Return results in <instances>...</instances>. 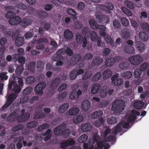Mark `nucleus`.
<instances>
[{"mask_svg": "<svg viewBox=\"0 0 149 149\" xmlns=\"http://www.w3.org/2000/svg\"><path fill=\"white\" fill-rule=\"evenodd\" d=\"M14 81H9L8 88L9 90L12 89L15 93H19L22 89L23 85V82L22 78L16 77L14 79Z\"/></svg>", "mask_w": 149, "mask_h": 149, "instance_id": "obj_1", "label": "nucleus"}, {"mask_svg": "<svg viewBox=\"0 0 149 149\" xmlns=\"http://www.w3.org/2000/svg\"><path fill=\"white\" fill-rule=\"evenodd\" d=\"M125 103L121 99H117L114 101L111 106V109L116 113L122 112L125 107Z\"/></svg>", "mask_w": 149, "mask_h": 149, "instance_id": "obj_2", "label": "nucleus"}, {"mask_svg": "<svg viewBox=\"0 0 149 149\" xmlns=\"http://www.w3.org/2000/svg\"><path fill=\"white\" fill-rule=\"evenodd\" d=\"M130 123L127 122L124 123H118L113 129L112 133L114 134L115 135H116L117 133L120 132L122 127L128 129L130 125Z\"/></svg>", "mask_w": 149, "mask_h": 149, "instance_id": "obj_3", "label": "nucleus"}, {"mask_svg": "<svg viewBox=\"0 0 149 149\" xmlns=\"http://www.w3.org/2000/svg\"><path fill=\"white\" fill-rule=\"evenodd\" d=\"M46 83L44 81H41L36 85L34 88L36 93L41 95L43 93V90L46 86Z\"/></svg>", "mask_w": 149, "mask_h": 149, "instance_id": "obj_4", "label": "nucleus"}, {"mask_svg": "<svg viewBox=\"0 0 149 149\" xmlns=\"http://www.w3.org/2000/svg\"><path fill=\"white\" fill-rule=\"evenodd\" d=\"M129 60L131 63L134 65L140 64L142 60V58L139 55H136L130 56L129 58Z\"/></svg>", "mask_w": 149, "mask_h": 149, "instance_id": "obj_5", "label": "nucleus"}, {"mask_svg": "<svg viewBox=\"0 0 149 149\" xmlns=\"http://www.w3.org/2000/svg\"><path fill=\"white\" fill-rule=\"evenodd\" d=\"M17 96L15 94L9 95L8 97L7 101L5 104L2 107V110H4L6 109L13 102L14 100L15 99Z\"/></svg>", "mask_w": 149, "mask_h": 149, "instance_id": "obj_6", "label": "nucleus"}, {"mask_svg": "<svg viewBox=\"0 0 149 149\" xmlns=\"http://www.w3.org/2000/svg\"><path fill=\"white\" fill-rule=\"evenodd\" d=\"M15 8V7L13 6H8L6 7V10L8 11L6 15L7 18L10 19L11 17H14L16 15L14 12Z\"/></svg>", "mask_w": 149, "mask_h": 149, "instance_id": "obj_7", "label": "nucleus"}, {"mask_svg": "<svg viewBox=\"0 0 149 149\" xmlns=\"http://www.w3.org/2000/svg\"><path fill=\"white\" fill-rule=\"evenodd\" d=\"M119 75V74L117 73L113 75L111 77V79L112 83L113 84L114 86H120L122 84L123 82V81L122 79L118 78Z\"/></svg>", "mask_w": 149, "mask_h": 149, "instance_id": "obj_8", "label": "nucleus"}, {"mask_svg": "<svg viewBox=\"0 0 149 149\" xmlns=\"http://www.w3.org/2000/svg\"><path fill=\"white\" fill-rule=\"evenodd\" d=\"M48 42V40L46 38H40L37 41L38 45L36 47V49L43 50L45 48V44Z\"/></svg>", "mask_w": 149, "mask_h": 149, "instance_id": "obj_9", "label": "nucleus"}, {"mask_svg": "<svg viewBox=\"0 0 149 149\" xmlns=\"http://www.w3.org/2000/svg\"><path fill=\"white\" fill-rule=\"evenodd\" d=\"M115 138V136H108L105 138L104 140L100 141L102 142V148L104 147V149H108L110 147V144L107 143L106 142L113 141Z\"/></svg>", "mask_w": 149, "mask_h": 149, "instance_id": "obj_10", "label": "nucleus"}, {"mask_svg": "<svg viewBox=\"0 0 149 149\" xmlns=\"http://www.w3.org/2000/svg\"><path fill=\"white\" fill-rule=\"evenodd\" d=\"M66 128L65 124H62L56 127L54 130V133L56 135H61L63 129Z\"/></svg>", "mask_w": 149, "mask_h": 149, "instance_id": "obj_11", "label": "nucleus"}, {"mask_svg": "<svg viewBox=\"0 0 149 149\" xmlns=\"http://www.w3.org/2000/svg\"><path fill=\"white\" fill-rule=\"evenodd\" d=\"M96 18L98 19L99 22L101 23H108L109 19L108 17L102 14H95Z\"/></svg>", "mask_w": 149, "mask_h": 149, "instance_id": "obj_12", "label": "nucleus"}, {"mask_svg": "<svg viewBox=\"0 0 149 149\" xmlns=\"http://www.w3.org/2000/svg\"><path fill=\"white\" fill-rule=\"evenodd\" d=\"M30 116V114L27 112L25 113L24 114H22L19 116L18 115L17 122L19 123L25 122L29 118Z\"/></svg>", "mask_w": 149, "mask_h": 149, "instance_id": "obj_13", "label": "nucleus"}, {"mask_svg": "<svg viewBox=\"0 0 149 149\" xmlns=\"http://www.w3.org/2000/svg\"><path fill=\"white\" fill-rule=\"evenodd\" d=\"M18 113L16 112H14L8 116L7 118V120L9 122H15L17 121L18 118Z\"/></svg>", "mask_w": 149, "mask_h": 149, "instance_id": "obj_14", "label": "nucleus"}, {"mask_svg": "<svg viewBox=\"0 0 149 149\" xmlns=\"http://www.w3.org/2000/svg\"><path fill=\"white\" fill-rule=\"evenodd\" d=\"M134 43L136 48L140 52H143L145 50V45L142 42L135 40Z\"/></svg>", "mask_w": 149, "mask_h": 149, "instance_id": "obj_15", "label": "nucleus"}, {"mask_svg": "<svg viewBox=\"0 0 149 149\" xmlns=\"http://www.w3.org/2000/svg\"><path fill=\"white\" fill-rule=\"evenodd\" d=\"M23 140H24V138L23 136H19L18 137H16L14 141V142L16 143L17 142V143L16 144V147L17 149H21L23 146V144L22 141Z\"/></svg>", "mask_w": 149, "mask_h": 149, "instance_id": "obj_16", "label": "nucleus"}, {"mask_svg": "<svg viewBox=\"0 0 149 149\" xmlns=\"http://www.w3.org/2000/svg\"><path fill=\"white\" fill-rule=\"evenodd\" d=\"M21 18L19 16H15L10 18L9 21V23L11 25L18 24L21 22Z\"/></svg>", "mask_w": 149, "mask_h": 149, "instance_id": "obj_17", "label": "nucleus"}, {"mask_svg": "<svg viewBox=\"0 0 149 149\" xmlns=\"http://www.w3.org/2000/svg\"><path fill=\"white\" fill-rule=\"evenodd\" d=\"M32 21V19L30 17H26L21 20L20 24L22 27H25L31 24Z\"/></svg>", "mask_w": 149, "mask_h": 149, "instance_id": "obj_18", "label": "nucleus"}, {"mask_svg": "<svg viewBox=\"0 0 149 149\" xmlns=\"http://www.w3.org/2000/svg\"><path fill=\"white\" fill-rule=\"evenodd\" d=\"M90 107L91 103L89 100H86L82 102L81 108L84 111H87L90 109Z\"/></svg>", "mask_w": 149, "mask_h": 149, "instance_id": "obj_19", "label": "nucleus"}, {"mask_svg": "<svg viewBox=\"0 0 149 149\" xmlns=\"http://www.w3.org/2000/svg\"><path fill=\"white\" fill-rule=\"evenodd\" d=\"M103 59L99 56L95 57L93 59L91 64L93 66H98L103 63Z\"/></svg>", "mask_w": 149, "mask_h": 149, "instance_id": "obj_20", "label": "nucleus"}, {"mask_svg": "<svg viewBox=\"0 0 149 149\" xmlns=\"http://www.w3.org/2000/svg\"><path fill=\"white\" fill-rule=\"evenodd\" d=\"M64 37L67 40H70L73 38V32L69 29L65 30L64 33Z\"/></svg>", "mask_w": 149, "mask_h": 149, "instance_id": "obj_21", "label": "nucleus"}, {"mask_svg": "<svg viewBox=\"0 0 149 149\" xmlns=\"http://www.w3.org/2000/svg\"><path fill=\"white\" fill-rule=\"evenodd\" d=\"M100 85L99 84H96L93 85L91 90V93L92 94H95L97 93L100 88Z\"/></svg>", "mask_w": 149, "mask_h": 149, "instance_id": "obj_22", "label": "nucleus"}, {"mask_svg": "<svg viewBox=\"0 0 149 149\" xmlns=\"http://www.w3.org/2000/svg\"><path fill=\"white\" fill-rule=\"evenodd\" d=\"M61 83V79L59 78H56L51 82V87L53 89H55L58 87Z\"/></svg>", "mask_w": 149, "mask_h": 149, "instance_id": "obj_23", "label": "nucleus"}, {"mask_svg": "<svg viewBox=\"0 0 149 149\" xmlns=\"http://www.w3.org/2000/svg\"><path fill=\"white\" fill-rule=\"evenodd\" d=\"M92 126L89 123H86L82 124L81 127V130L86 132L90 131L91 130Z\"/></svg>", "mask_w": 149, "mask_h": 149, "instance_id": "obj_24", "label": "nucleus"}, {"mask_svg": "<svg viewBox=\"0 0 149 149\" xmlns=\"http://www.w3.org/2000/svg\"><path fill=\"white\" fill-rule=\"evenodd\" d=\"M24 37L21 36L17 38L15 41V45L17 47H20L24 43Z\"/></svg>", "mask_w": 149, "mask_h": 149, "instance_id": "obj_25", "label": "nucleus"}, {"mask_svg": "<svg viewBox=\"0 0 149 149\" xmlns=\"http://www.w3.org/2000/svg\"><path fill=\"white\" fill-rule=\"evenodd\" d=\"M144 103L141 100H137L134 102L133 104V106L136 109H141L143 106Z\"/></svg>", "mask_w": 149, "mask_h": 149, "instance_id": "obj_26", "label": "nucleus"}, {"mask_svg": "<svg viewBox=\"0 0 149 149\" xmlns=\"http://www.w3.org/2000/svg\"><path fill=\"white\" fill-rule=\"evenodd\" d=\"M80 111L79 108L77 107L72 108L68 111V114L71 116H74L78 114Z\"/></svg>", "mask_w": 149, "mask_h": 149, "instance_id": "obj_27", "label": "nucleus"}, {"mask_svg": "<svg viewBox=\"0 0 149 149\" xmlns=\"http://www.w3.org/2000/svg\"><path fill=\"white\" fill-rule=\"evenodd\" d=\"M124 51L128 54H132L135 52V49L134 47L132 46H125L124 49Z\"/></svg>", "mask_w": 149, "mask_h": 149, "instance_id": "obj_28", "label": "nucleus"}, {"mask_svg": "<svg viewBox=\"0 0 149 149\" xmlns=\"http://www.w3.org/2000/svg\"><path fill=\"white\" fill-rule=\"evenodd\" d=\"M69 104L68 103H64L59 108L58 111L60 113H62L68 109Z\"/></svg>", "mask_w": 149, "mask_h": 149, "instance_id": "obj_29", "label": "nucleus"}, {"mask_svg": "<svg viewBox=\"0 0 149 149\" xmlns=\"http://www.w3.org/2000/svg\"><path fill=\"white\" fill-rule=\"evenodd\" d=\"M103 8L105 10L107 13H109L111 12L110 10H113V9L114 7L112 3H108L107 6L103 5Z\"/></svg>", "mask_w": 149, "mask_h": 149, "instance_id": "obj_30", "label": "nucleus"}, {"mask_svg": "<svg viewBox=\"0 0 149 149\" xmlns=\"http://www.w3.org/2000/svg\"><path fill=\"white\" fill-rule=\"evenodd\" d=\"M112 72L109 69L105 70L103 73V78L104 79H107L111 77Z\"/></svg>", "mask_w": 149, "mask_h": 149, "instance_id": "obj_31", "label": "nucleus"}, {"mask_svg": "<svg viewBox=\"0 0 149 149\" xmlns=\"http://www.w3.org/2000/svg\"><path fill=\"white\" fill-rule=\"evenodd\" d=\"M84 119V116L81 115H79L76 116L73 118V122L75 124H78L82 121Z\"/></svg>", "mask_w": 149, "mask_h": 149, "instance_id": "obj_32", "label": "nucleus"}, {"mask_svg": "<svg viewBox=\"0 0 149 149\" xmlns=\"http://www.w3.org/2000/svg\"><path fill=\"white\" fill-rule=\"evenodd\" d=\"M139 35L140 38L143 41H147L148 38V34L144 32H140L139 33Z\"/></svg>", "mask_w": 149, "mask_h": 149, "instance_id": "obj_33", "label": "nucleus"}, {"mask_svg": "<svg viewBox=\"0 0 149 149\" xmlns=\"http://www.w3.org/2000/svg\"><path fill=\"white\" fill-rule=\"evenodd\" d=\"M122 36L123 39H127L130 36V32L127 29H125L123 30Z\"/></svg>", "mask_w": 149, "mask_h": 149, "instance_id": "obj_34", "label": "nucleus"}, {"mask_svg": "<svg viewBox=\"0 0 149 149\" xmlns=\"http://www.w3.org/2000/svg\"><path fill=\"white\" fill-rule=\"evenodd\" d=\"M120 75L123 78L129 79L132 77V73L130 71H128L121 73Z\"/></svg>", "mask_w": 149, "mask_h": 149, "instance_id": "obj_35", "label": "nucleus"}, {"mask_svg": "<svg viewBox=\"0 0 149 149\" xmlns=\"http://www.w3.org/2000/svg\"><path fill=\"white\" fill-rule=\"evenodd\" d=\"M103 112L102 111H95L92 115L91 117L93 119H96L99 118L102 116Z\"/></svg>", "mask_w": 149, "mask_h": 149, "instance_id": "obj_36", "label": "nucleus"}, {"mask_svg": "<svg viewBox=\"0 0 149 149\" xmlns=\"http://www.w3.org/2000/svg\"><path fill=\"white\" fill-rule=\"evenodd\" d=\"M113 57H111L108 58L105 61V65L108 67H110L113 65L115 63Z\"/></svg>", "mask_w": 149, "mask_h": 149, "instance_id": "obj_37", "label": "nucleus"}, {"mask_svg": "<svg viewBox=\"0 0 149 149\" xmlns=\"http://www.w3.org/2000/svg\"><path fill=\"white\" fill-rule=\"evenodd\" d=\"M64 53V50L63 49H61L57 51L56 52L57 56L54 59V60L55 61H57L60 60L62 57L61 55L63 54Z\"/></svg>", "mask_w": 149, "mask_h": 149, "instance_id": "obj_38", "label": "nucleus"}, {"mask_svg": "<svg viewBox=\"0 0 149 149\" xmlns=\"http://www.w3.org/2000/svg\"><path fill=\"white\" fill-rule=\"evenodd\" d=\"M107 87L105 86H103L100 92V96L103 98L105 97L107 95Z\"/></svg>", "mask_w": 149, "mask_h": 149, "instance_id": "obj_39", "label": "nucleus"}, {"mask_svg": "<svg viewBox=\"0 0 149 149\" xmlns=\"http://www.w3.org/2000/svg\"><path fill=\"white\" fill-rule=\"evenodd\" d=\"M90 33V38L91 40L96 42L97 40L98 37L96 32L94 31L91 32Z\"/></svg>", "mask_w": 149, "mask_h": 149, "instance_id": "obj_40", "label": "nucleus"}, {"mask_svg": "<svg viewBox=\"0 0 149 149\" xmlns=\"http://www.w3.org/2000/svg\"><path fill=\"white\" fill-rule=\"evenodd\" d=\"M38 124V122L37 121H30L27 123L26 125L27 128L31 129L36 127Z\"/></svg>", "mask_w": 149, "mask_h": 149, "instance_id": "obj_41", "label": "nucleus"}, {"mask_svg": "<svg viewBox=\"0 0 149 149\" xmlns=\"http://www.w3.org/2000/svg\"><path fill=\"white\" fill-rule=\"evenodd\" d=\"M141 29L143 31L146 32H148L149 30L148 24L146 22H142L140 24Z\"/></svg>", "mask_w": 149, "mask_h": 149, "instance_id": "obj_42", "label": "nucleus"}, {"mask_svg": "<svg viewBox=\"0 0 149 149\" xmlns=\"http://www.w3.org/2000/svg\"><path fill=\"white\" fill-rule=\"evenodd\" d=\"M36 63L34 62L29 63L28 65V69L31 72H33L35 70Z\"/></svg>", "mask_w": 149, "mask_h": 149, "instance_id": "obj_43", "label": "nucleus"}, {"mask_svg": "<svg viewBox=\"0 0 149 149\" xmlns=\"http://www.w3.org/2000/svg\"><path fill=\"white\" fill-rule=\"evenodd\" d=\"M117 119L114 117L108 118L107 120V122L109 124L111 125L115 124L117 123Z\"/></svg>", "mask_w": 149, "mask_h": 149, "instance_id": "obj_44", "label": "nucleus"}, {"mask_svg": "<svg viewBox=\"0 0 149 149\" xmlns=\"http://www.w3.org/2000/svg\"><path fill=\"white\" fill-rule=\"evenodd\" d=\"M124 3L126 6L131 10H133L134 8V4L130 1L126 0L125 1Z\"/></svg>", "mask_w": 149, "mask_h": 149, "instance_id": "obj_45", "label": "nucleus"}, {"mask_svg": "<svg viewBox=\"0 0 149 149\" xmlns=\"http://www.w3.org/2000/svg\"><path fill=\"white\" fill-rule=\"evenodd\" d=\"M70 132L71 131L70 129L65 128L63 129L61 135L63 136L65 138H66L69 136Z\"/></svg>", "mask_w": 149, "mask_h": 149, "instance_id": "obj_46", "label": "nucleus"}, {"mask_svg": "<svg viewBox=\"0 0 149 149\" xmlns=\"http://www.w3.org/2000/svg\"><path fill=\"white\" fill-rule=\"evenodd\" d=\"M37 15L40 18H43L47 17L48 14L44 11H40L38 12Z\"/></svg>", "mask_w": 149, "mask_h": 149, "instance_id": "obj_47", "label": "nucleus"}, {"mask_svg": "<svg viewBox=\"0 0 149 149\" xmlns=\"http://www.w3.org/2000/svg\"><path fill=\"white\" fill-rule=\"evenodd\" d=\"M45 116V114L41 112H35L34 114L33 118L34 119L41 118Z\"/></svg>", "mask_w": 149, "mask_h": 149, "instance_id": "obj_48", "label": "nucleus"}, {"mask_svg": "<svg viewBox=\"0 0 149 149\" xmlns=\"http://www.w3.org/2000/svg\"><path fill=\"white\" fill-rule=\"evenodd\" d=\"M24 70V68L23 65H19L15 70L16 74L17 75H20Z\"/></svg>", "mask_w": 149, "mask_h": 149, "instance_id": "obj_49", "label": "nucleus"}, {"mask_svg": "<svg viewBox=\"0 0 149 149\" xmlns=\"http://www.w3.org/2000/svg\"><path fill=\"white\" fill-rule=\"evenodd\" d=\"M24 127V126L23 125L20 124L13 127L11 130L12 131L16 132L23 129Z\"/></svg>", "mask_w": 149, "mask_h": 149, "instance_id": "obj_50", "label": "nucleus"}, {"mask_svg": "<svg viewBox=\"0 0 149 149\" xmlns=\"http://www.w3.org/2000/svg\"><path fill=\"white\" fill-rule=\"evenodd\" d=\"M36 81V78L33 76H30L26 79V81L28 84H33Z\"/></svg>", "mask_w": 149, "mask_h": 149, "instance_id": "obj_51", "label": "nucleus"}, {"mask_svg": "<svg viewBox=\"0 0 149 149\" xmlns=\"http://www.w3.org/2000/svg\"><path fill=\"white\" fill-rule=\"evenodd\" d=\"M77 69H75L72 70L70 73V77L71 80H73L76 79L77 76Z\"/></svg>", "mask_w": 149, "mask_h": 149, "instance_id": "obj_52", "label": "nucleus"}, {"mask_svg": "<svg viewBox=\"0 0 149 149\" xmlns=\"http://www.w3.org/2000/svg\"><path fill=\"white\" fill-rule=\"evenodd\" d=\"M121 9L123 12L128 16H132V13L131 11L127 9L125 7H123L121 8Z\"/></svg>", "mask_w": 149, "mask_h": 149, "instance_id": "obj_53", "label": "nucleus"}, {"mask_svg": "<svg viewBox=\"0 0 149 149\" xmlns=\"http://www.w3.org/2000/svg\"><path fill=\"white\" fill-rule=\"evenodd\" d=\"M129 63L127 62H121L119 64V67L121 69H127L128 67Z\"/></svg>", "mask_w": 149, "mask_h": 149, "instance_id": "obj_54", "label": "nucleus"}, {"mask_svg": "<svg viewBox=\"0 0 149 149\" xmlns=\"http://www.w3.org/2000/svg\"><path fill=\"white\" fill-rule=\"evenodd\" d=\"M121 22L122 25L126 27L129 25L128 20L125 17H122L121 18Z\"/></svg>", "mask_w": 149, "mask_h": 149, "instance_id": "obj_55", "label": "nucleus"}, {"mask_svg": "<svg viewBox=\"0 0 149 149\" xmlns=\"http://www.w3.org/2000/svg\"><path fill=\"white\" fill-rule=\"evenodd\" d=\"M88 136L85 134H83L78 139L79 143H83L86 141L88 139Z\"/></svg>", "mask_w": 149, "mask_h": 149, "instance_id": "obj_56", "label": "nucleus"}, {"mask_svg": "<svg viewBox=\"0 0 149 149\" xmlns=\"http://www.w3.org/2000/svg\"><path fill=\"white\" fill-rule=\"evenodd\" d=\"M33 88L31 87H28L24 89L22 93L24 95H27L33 91Z\"/></svg>", "mask_w": 149, "mask_h": 149, "instance_id": "obj_57", "label": "nucleus"}, {"mask_svg": "<svg viewBox=\"0 0 149 149\" xmlns=\"http://www.w3.org/2000/svg\"><path fill=\"white\" fill-rule=\"evenodd\" d=\"M76 41L79 44H81L83 42V38L82 35L79 33H77L76 36Z\"/></svg>", "mask_w": 149, "mask_h": 149, "instance_id": "obj_58", "label": "nucleus"}, {"mask_svg": "<svg viewBox=\"0 0 149 149\" xmlns=\"http://www.w3.org/2000/svg\"><path fill=\"white\" fill-rule=\"evenodd\" d=\"M142 71L139 68H137L136 69L134 72V77L136 78L139 77L141 74Z\"/></svg>", "mask_w": 149, "mask_h": 149, "instance_id": "obj_59", "label": "nucleus"}, {"mask_svg": "<svg viewBox=\"0 0 149 149\" xmlns=\"http://www.w3.org/2000/svg\"><path fill=\"white\" fill-rule=\"evenodd\" d=\"M101 74L100 72H98L96 73L93 77L92 80L94 82L98 81L101 78Z\"/></svg>", "mask_w": 149, "mask_h": 149, "instance_id": "obj_60", "label": "nucleus"}, {"mask_svg": "<svg viewBox=\"0 0 149 149\" xmlns=\"http://www.w3.org/2000/svg\"><path fill=\"white\" fill-rule=\"evenodd\" d=\"M6 74L7 72H0V78L2 81H6L8 79V76Z\"/></svg>", "mask_w": 149, "mask_h": 149, "instance_id": "obj_61", "label": "nucleus"}, {"mask_svg": "<svg viewBox=\"0 0 149 149\" xmlns=\"http://www.w3.org/2000/svg\"><path fill=\"white\" fill-rule=\"evenodd\" d=\"M82 33L84 35L86 36H89L90 33V30L88 27H85L81 30Z\"/></svg>", "mask_w": 149, "mask_h": 149, "instance_id": "obj_62", "label": "nucleus"}, {"mask_svg": "<svg viewBox=\"0 0 149 149\" xmlns=\"http://www.w3.org/2000/svg\"><path fill=\"white\" fill-rule=\"evenodd\" d=\"M136 118V116L133 114H130L128 116L127 121L129 123H130L132 122L135 121Z\"/></svg>", "mask_w": 149, "mask_h": 149, "instance_id": "obj_63", "label": "nucleus"}, {"mask_svg": "<svg viewBox=\"0 0 149 149\" xmlns=\"http://www.w3.org/2000/svg\"><path fill=\"white\" fill-rule=\"evenodd\" d=\"M106 42L110 45H112L113 43V40L110 36L107 35L104 37Z\"/></svg>", "mask_w": 149, "mask_h": 149, "instance_id": "obj_64", "label": "nucleus"}]
</instances>
